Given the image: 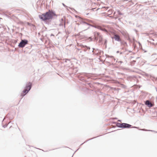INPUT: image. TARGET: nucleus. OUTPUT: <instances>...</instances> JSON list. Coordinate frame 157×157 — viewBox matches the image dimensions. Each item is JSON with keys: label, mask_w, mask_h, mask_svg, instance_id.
Listing matches in <instances>:
<instances>
[{"label": "nucleus", "mask_w": 157, "mask_h": 157, "mask_svg": "<svg viewBox=\"0 0 157 157\" xmlns=\"http://www.w3.org/2000/svg\"><path fill=\"white\" fill-rule=\"evenodd\" d=\"M56 14L52 11L49 10L48 12L44 13L41 15H40V18L44 21H46L52 18L54 16H56Z\"/></svg>", "instance_id": "obj_1"}, {"label": "nucleus", "mask_w": 157, "mask_h": 157, "mask_svg": "<svg viewBox=\"0 0 157 157\" xmlns=\"http://www.w3.org/2000/svg\"><path fill=\"white\" fill-rule=\"evenodd\" d=\"M28 43V40H22L18 45V46L20 48L24 47L26 44Z\"/></svg>", "instance_id": "obj_2"}, {"label": "nucleus", "mask_w": 157, "mask_h": 157, "mask_svg": "<svg viewBox=\"0 0 157 157\" xmlns=\"http://www.w3.org/2000/svg\"><path fill=\"white\" fill-rule=\"evenodd\" d=\"M117 125L121 128H129L131 126V125L126 123H118L117 124Z\"/></svg>", "instance_id": "obj_3"}, {"label": "nucleus", "mask_w": 157, "mask_h": 157, "mask_svg": "<svg viewBox=\"0 0 157 157\" xmlns=\"http://www.w3.org/2000/svg\"><path fill=\"white\" fill-rule=\"evenodd\" d=\"M145 104L146 105H147L149 107H152L153 105L152 103L148 100L147 101H146Z\"/></svg>", "instance_id": "obj_4"}, {"label": "nucleus", "mask_w": 157, "mask_h": 157, "mask_svg": "<svg viewBox=\"0 0 157 157\" xmlns=\"http://www.w3.org/2000/svg\"><path fill=\"white\" fill-rule=\"evenodd\" d=\"M114 38L115 39V40L118 41H119L120 40V36L117 34L114 35Z\"/></svg>", "instance_id": "obj_5"}, {"label": "nucleus", "mask_w": 157, "mask_h": 157, "mask_svg": "<svg viewBox=\"0 0 157 157\" xmlns=\"http://www.w3.org/2000/svg\"><path fill=\"white\" fill-rule=\"evenodd\" d=\"M31 82H29L26 86V89L29 90L31 88Z\"/></svg>", "instance_id": "obj_6"}, {"label": "nucleus", "mask_w": 157, "mask_h": 157, "mask_svg": "<svg viewBox=\"0 0 157 157\" xmlns=\"http://www.w3.org/2000/svg\"><path fill=\"white\" fill-rule=\"evenodd\" d=\"M29 91V90H28L26 89L23 90V92L25 94H26Z\"/></svg>", "instance_id": "obj_7"}, {"label": "nucleus", "mask_w": 157, "mask_h": 157, "mask_svg": "<svg viewBox=\"0 0 157 157\" xmlns=\"http://www.w3.org/2000/svg\"><path fill=\"white\" fill-rule=\"evenodd\" d=\"M97 35L98 36L99 35V33H97Z\"/></svg>", "instance_id": "obj_8"}, {"label": "nucleus", "mask_w": 157, "mask_h": 157, "mask_svg": "<svg viewBox=\"0 0 157 157\" xmlns=\"http://www.w3.org/2000/svg\"><path fill=\"white\" fill-rule=\"evenodd\" d=\"M156 91H157V90H156Z\"/></svg>", "instance_id": "obj_9"}]
</instances>
